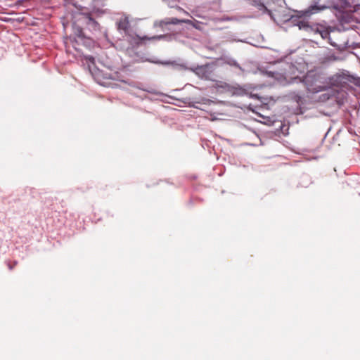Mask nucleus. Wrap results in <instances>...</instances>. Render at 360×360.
<instances>
[{"mask_svg": "<svg viewBox=\"0 0 360 360\" xmlns=\"http://www.w3.org/2000/svg\"><path fill=\"white\" fill-rule=\"evenodd\" d=\"M326 8L327 6H325L315 4L314 6L308 7V8L304 10V15L306 17H309L315 13H318L319 12L326 9Z\"/></svg>", "mask_w": 360, "mask_h": 360, "instance_id": "obj_7", "label": "nucleus"}, {"mask_svg": "<svg viewBox=\"0 0 360 360\" xmlns=\"http://www.w3.org/2000/svg\"><path fill=\"white\" fill-rule=\"evenodd\" d=\"M194 73L201 79L211 80L212 74H214V64L207 63L204 65L198 66L194 69Z\"/></svg>", "mask_w": 360, "mask_h": 360, "instance_id": "obj_4", "label": "nucleus"}, {"mask_svg": "<svg viewBox=\"0 0 360 360\" xmlns=\"http://www.w3.org/2000/svg\"><path fill=\"white\" fill-rule=\"evenodd\" d=\"M297 27H299V30H314V29L312 28L308 22L305 20H300L297 21Z\"/></svg>", "mask_w": 360, "mask_h": 360, "instance_id": "obj_9", "label": "nucleus"}, {"mask_svg": "<svg viewBox=\"0 0 360 360\" xmlns=\"http://www.w3.org/2000/svg\"><path fill=\"white\" fill-rule=\"evenodd\" d=\"M315 33L319 34L321 35V37L323 39H327L328 44L330 45L335 47L336 44L332 41L330 37H329V32H330V30L328 27H325L322 25H318L316 27H315L314 30H313Z\"/></svg>", "mask_w": 360, "mask_h": 360, "instance_id": "obj_5", "label": "nucleus"}, {"mask_svg": "<svg viewBox=\"0 0 360 360\" xmlns=\"http://www.w3.org/2000/svg\"><path fill=\"white\" fill-rule=\"evenodd\" d=\"M304 86L307 87V91L311 94H316L321 92L326 89V86L323 85L317 84L319 82V75L314 72H309L304 77Z\"/></svg>", "mask_w": 360, "mask_h": 360, "instance_id": "obj_2", "label": "nucleus"}, {"mask_svg": "<svg viewBox=\"0 0 360 360\" xmlns=\"http://www.w3.org/2000/svg\"><path fill=\"white\" fill-rule=\"evenodd\" d=\"M348 76L342 73H336L328 78L326 85L328 87H343L348 84Z\"/></svg>", "mask_w": 360, "mask_h": 360, "instance_id": "obj_3", "label": "nucleus"}, {"mask_svg": "<svg viewBox=\"0 0 360 360\" xmlns=\"http://www.w3.org/2000/svg\"><path fill=\"white\" fill-rule=\"evenodd\" d=\"M130 27V23H129V20L127 18H122L120 19L119 22H117V30H122L124 32H127Z\"/></svg>", "mask_w": 360, "mask_h": 360, "instance_id": "obj_8", "label": "nucleus"}, {"mask_svg": "<svg viewBox=\"0 0 360 360\" xmlns=\"http://www.w3.org/2000/svg\"><path fill=\"white\" fill-rule=\"evenodd\" d=\"M228 64H229L231 66H236V67L238 66V63H236V62L234 60H231V61L228 62Z\"/></svg>", "mask_w": 360, "mask_h": 360, "instance_id": "obj_12", "label": "nucleus"}, {"mask_svg": "<svg viewBox=\"0 0 360 360\" xmlns=\"http://www.w3.org/2000/svg\"><path fill=\"white\" fill-rule=\"evenodd\" d=\"M82 16L83 18H84V19H86V25H88L90 29H91L94 31H97L100 30V25H98V22H96L94 18H92L91 13H83Z\"/></svg>", "mask_w": 360, "mask_h": 360, "instance_id": "obj_6", "label": "nucleus"}, {"mask_svg": "<svg viewBox=\"0 0 360 360\" xmlns=\"http://www.w3.org/2000/svg\"><path fill=\"white\" fill-rule=\"evenodd\" d=\"M217 86H219V88H222V89H228V90L230 89V85L228 84L227 83L223 82H219V84H217Z\"/></svg>", "mask_w": 360, "mask_h": 360, "instance_id": "obj_10", "label": "nucleus"}, {"mask_svg": "<svg viewBox=\"0 0 360 360\" xmlns=\"http://www.w3.org/2000/svg\"><path fill=\"white\" fill-rule=\"evenodd\" d=\"M294 70L292 64L285 63L278 70L268 72V75L275 79L279 84L285 86L296 79V77L292 75Z\"/></svg>", "mask_w": 360, "mask_h": 360, "instance_id": "obj_1", "label": "nucleus"}, {"mask_svg": "<svg viewBox=\"0 0 360 360\" xmlns=\"http://www.w3.org/2000/svg\"><path fill=\"white\" fill-rule=\"evenodd\" d=\"M89 60L93 61V58L92 57L89 58Z\"/></svg>", "mask_w": 360, "mask_h": 360, "instance_id": "obj_13", "label": "nucleus"}, {"mask_svg": "<svg viewBox=\"0 0 360 360\" xmlns=\"http://www.w3.org/2000/svg\"><path fill=\"white\" fill-rule=\"evenodd\" d=\"M329 98V94L328 93H324L321 96V101L323 102L326 101Z\"/></svg>", "mask_w": 360, "mask_h": 360, "instance_id": "obj_11", "label": "nucleus"}]
</instances>
